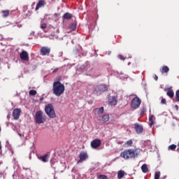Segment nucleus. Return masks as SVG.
<instances>
[{"label": "nucleus", "instance_id": "nucleus-1", "mask_svg": "<svg viewBox=\"0 0 179 179\" xmlns=\"http://www.w3.org/2000/svg\"><path fill=\"white\" fill-rule=\"evenodd\" d=\"M142 150L141 149H129L120 153V157L124 159V160H129V159H135L141 155Z\"/></svg>", "mask_w": 179, "mask_h": 179}, {"label": "nucleus", "instance_id": "nucleus-2", "mask_svg": "<svg viewBox=\"0 0 179 179\" xmlns=\"http://www.w3.org/2000/svg\"><path fill=\"white\" fill-rule=\"evenodd\" d=\"M65 92V85L59 81H54L52 85V93L57 97L62 96V94Z\"/></svg>", "mask_w": 179, "mask_h": 179}, {"label": "nucleus", "instance_id": "nucleus-3", "mask_svg": "<svg viewBox=\"0 0 179 179\" xmlns=\"http://www.w3.org/2000/svg\"><path fill=\"white\" fill-rule=\"evenodd\" d=\"M45 113L49 117V118H55L57 117V114H55V110L54 109V106L52 103H48L45 106Z\"/></svg>", "mask_w": 179, "mask_h": 179}, {"label": "nucleus", "instance_id": "nucleus-4", "mask_svg": "<svg viewBox=\"0 0 179 179\" xmlns=\"http://www.w3.org/2000/svg\"><path fill=\"white\" fill-rule=\"evenodd\" d=\"M45 120H47V117L45 116V114L43 113V111L39 110L36 113L35 122H36V124H44V122H45Z\"/></svg>", "mask_w": 179, "mask_h": 179}, {"label": "nucleus", "instance_id": "nucleus-5", "mask_svg": "<svg viewBox=\"0 0 179 179\" xmlns=\"http://www.w3.org/2000/svg\"><path fill=\"white\" fill-rule=\"evenodd\" d=\"M106 90H107V86L103 84L96 85L94 87V92L95 93H96V94H101L102 93H104V92H106Z\"/></svg>", "mask_w": 179, "mask_h": 179}, {"label": "nucleus", "instance_id": "nucleus-6", "mask_svg": "<svg viewBox=\"0 0 179 179\" xmlns=\"http://www.w3.org/2000/svg\"><path fill=\"white\" fill-rule=\"evenodd\" d=\"M141 103H142V101L141 100V99H139V97L138 96H136L133 99L131 103V106L132 108H134V109L139 108V106H141Z\"/></svg>", "mask_w": 179, "mask_h": 179}, {"label": "nucleus", "instance_id": "nucleus-7", "mask_svg": "<svg viewBox=\"0 0 179 179\" xmlns=\"http://www.w3.org/2000/svg\"><path fill=\"white\" fill-rule=\"evenodd\" d=\"M97 120L98 121H100L101 122H102L103 124L107 122L108 121H110V115H99L97 117Z\"/></svg>", "mask_w": 179, "mask_h": 179}, {"label": "nucleus", "instance_id": "nucleus-8", "mask_svg": "<svg viewBox=\"0 0 179 179\" xmlns=\"http://www.w3.org/2000/svg\"><path fill=\"white\" fill-rule=\"evenodd\" d=\"M101 145V141L100 139H95L91 142V147L92 149H97V148H100Z\"/></svg>", "mask_w": 179, "mask_h": 179}, {"label": "nucleus", "instance_id": "nucleus-9", "mask_svg": "<svg viewBox=\"0 0 179 179\" xmlns=\"http://www.w3.org/2000/svg\"><path fill=\"white\" fill-rule=\"evenodd\" d=\"M20 113H22L20 108H15L13 110V117L14 120H19L20 117Z\"/></svg>", "mask_w": 179, "mask_h": 179}, {"label": "nucleus", "instance_id": "nucleus-10", "mask_svg": "<svg viewBox=\"0 0 179 179\" xmlns=\"http://www.w3.org/2000/svg\"><path fill=\"white\" fill-rule=\"evenodd\" d=\"M20 58L22 61H29V53L25 50H22L20 55Z\"/></svg>", "mask_w": 179, "mask_h": 179}, {"label": "nucleus", "instance_id": "nucleus-11", "mask_svg": "<svg viewBox=\"0 0 179 179\" xmlns=\"http://www.w3.org/2000/svg\"><path fill=\"white\" fill-rule=\"evenodd\" d=\"M79 157L80 159L78 163H82V162H85V160L89 157V155H87V152H83L80 153Z\"/></svg>", "mask_w": 179, "mask_h": 179}, {"label": "nucleus", "instance_id": "nucleus-12", "mask_svg": "<svg viewBox=\"0 0 179 179\" xmlns=\"http://www.w3.org/2000/svg\"><path fill=\"white\" fill-rule=\"evenodd\" d=\"M51 52V49L48 47H42L41 48V54L42 55H50Z\"/></svg>", "mask_w": 179, "mask_h": 179}, {"label": "nucleus", "instance_id": "nucleus-13", "mask_svg": "<svg viewBox=\"0 0 179 179\" xmlns=\"http://www.w3.org/2000/svg\"><path fill=\"white\" fill-rule=\"evenodd\" d=\"M134 129L137 134H142L143 132V126L138 123L134 124Z\"/></svg>", "mask_w": 179, "mask_h": 179}, {"label": "nucleus", "instance_id": "nucleus-14", "mask_svg": "<svg viewBox=\"0 0 179 179\" xmlns=\"http://www.w3.org/2000/svg\"><path fill=\"white\" fill-rule=\"evenodd\" d=\"M108 104L110 106H115L117 105V97L115 96H109L108 99Z\"/></svg>", "mask_w": 179, "mask_h": 179}, {"label": "nucleus", "instance_id": "nucleus-15", "mask_svg": "<svg viewBox=\"0 0 179 179\" xmlns=\"http://www.w3.org/2000/svg\"><path fill=\"white\" fill-rule=\"evenodd\" d=\"M49 157H50V152H47L43 156L38 157V159L41 160V162H43V163H47V162H48Z\"/></svg>", "mask_w": 179, "mask_h": 179}, {"label": "nucleus", "instance_id": "nucleus-16", "mask_svg": "<svg viewBox=\"0 0 179 179\" xmlns=\"http://www.w3.org/2000/svg\"><path fill=\"white\" fill-rule=\"evenodd\" d=\"M94 114H97L98 115L100 114H103L104 113V107L96 108L94 110Z\"/></svg>", "mask_w": 179, "mask_h": 179}, {"label": "nucleus", "instance_id": "nucleus-17", "mask_svg": "<svg viewBox=\"0 0 179 179\" xmlns=\"http://www.w3.org/2000/svg\"><path fill=\"white\" fill-rule=\"evenodd\" d=\"M45 2L44 0H39L38 2L36 4L35 10H38L41 6H44Z\"/></svg>", "mask_w": 179, "mask_h": 179}, {"label": "nucleus", "instance_id": "nucleus-18", "mask_svg": "<svg viewBox=\"0 0 179 179\" xmlns=\"http://www.w3.org/2000/svg\"><path fill=\"white\" fill-rule=\"evenodd\" d=\"M168 92H166V95L170 97V99H173L174 97V91L171 88L167 89Z\"/></svg>", "mask_w": 179, "mask_h": 179}, {"label": "nucleus", "instance_id": "nucleus-19", "mask_svg": "<svg viewBox=\"0 0 179 179\" xmlns=\"http://www.w3.org/2000/svg\"><path fill=\"white\" fill-rule=\"evenodd\" d=\"M72 17H73L72 14H71L69 13H66L63 15L62 19L66 20H71V19H72Z\"/></svg>", "mask_w": 179, "mask_h": 179}, {"label": "nucleus", "instance_id": "nucleus-20", "mask_svg": "<svg viewBox=\"0 0 179 179\" xmlns=\"http://www.w3.org/2000/svg\"><path fill=\"white\" fill-rule=\"evenodd\" d=\"M170 71V69L167 66H162V69L160 70L162 73H167Z\"/></svg>", "mask_w": 179, "mask_h": 179}, {"label": "nucleus", "instance_id": "nucleus-21", "mask_svg": "<svg viewBox=\"0 0 179 179\" xmlns=\"http://www.w3.org/2000/svg\"><path fill=\"white\" fill-rule=\"evenodd\" d=\"M124 176H125V171L120 170L118 171L117 173V178L118 179H121L122 178V177H124Z\"/></svg>", "mask_w": 179, "mask_h": 179}, {"label": "nucleus", "instance_id": "nucleus-22", "mask_svg": "<svg viewBox=\"0 0 179 179\" xmlns=\"http://www.w3.org/2000/svg\"><path fill=\"white\" fill-rule=\"evenodd\" d=\"M141 170L143 173H148V171H149V169H148V165H146V164H143L141 166Z\"/></svg>", "mask_w": 179, "mask_h": 179}, {"label": "nucleus", "instance_id": "nucleus-23", "mask_svg": "<svg viewBox=\"0 0 179 179\" xmlns=\"http://www.w3.org/2000/svg\"><path fill=\"white\" fill-rule=\"evenodd\" d=\"M3 17H8L9 16V10H2Z\"/></svg>", "mask_w": 179, "mask_h": 179}, {"label": "nucleus", "instance_id": "nucleus-24", "mask_svg": "<svg viewBox=\"0 0 179 179\" xmlns=\"http://www.w3.org/2000/svg\"><path fill=\"white\" fill-rule=\"evenodd\" d=\"M69 29L71 31H75L76 30V24L75 23L71 24Z\"/></svg>", "mask_w": 179, "mask_h": 179}, {"label": "nucleus", "instance_id": "nucleus-25", "mask_svg": "<svg viewBox=\"0 0 179 179\" xmlns=\"http://www.w3.org/2000/svg\"><path fill=\"white\" fill-rule=\"evenodd\" d=\"M145 111H146V108L143 107V108H141V110H140L141 117H143V115H145Z\"/></svg>", "mask_w": 179, "mask_h": 179}, {"label": "nucleus", "instance_id": "nucleus-26", "mask_svg": "<svg viewBox=\"0 0 179 179\" xmlns=\"http://www.w3.org/2000/svg\"><path fill=\"white\" fill-rule=\"evenodd\" d=\"M176 148L177 145H176L175 144H172L168 147L169 150H176Z\"/></svg>", "mask_w": 179, "mask_h": 179}, {"label": "nucleus", "instance_id": "nucleus-27", "mask_svg": "<svg viewBox=\"0 0 179 179\" xmlns=\"http://www.w3.org/2000/svg\"><path fill=\"white\" fill-rule=\"evenodd\" d=\"M29 94L30 96H36V94H37V91L36 90H31L29 92Z\"/></svg>", "mask_w": 179, "mask_h": 179}, {"label": "nucleus", "instance_id": "nucleus-28", "mask_svg": "<svg viewBox=\"0 0 179 179\" xmlns=\"http://www.w3.org/2000/svg\"><path fill=\"white\" fill-rule=\"evenodd\" d=\"M155 179H160V171H156L155 172Z\"/></svg>", "mask_w": 179, "mask_h": 179}, {"label": "nucleus", "instance_id": "nucleus-29", "mask_svg": "<svg viewBox=\"0 0 179 179\" xmlns=\"http://www.w3.org/2000/svg\"><path fill=\"white\" fill-rule=\"evenodd\" d=\"M132 140H129L128 141L126 142L125 145H127L128 146H132Z\"/></svg>", "mask_w": 179, "mask_h": 179}, {"label": "nucleus", "instance_id": "nucleus-30", "mask_svg": "<svg viewBox=\"0 0 179 179\" xmlns=\"http://www.w3.org/2000/svg\"><path fill=\"white\" fill-rule=\"evenodd\" d=\"M176 100L178 101H179V90L176 91Z\"/></svg>", "mask_w": 179, "mask_h": 179}, {"label": "nucleus", "instance_id": "nucleus-31", "mask_svg": "<svg viewBox=\"0 0 179 179\" xmlns=\"http://www.w3.org/2000/svg\"><path fill=\"white\" fill-rule=\"evenodd\" d=\"M99 178H101V179H109L108 177H107V176H106V175H100L99 176Z\"/></svg>", "mask_w": 179, "mask_h": 179}, {"label": "nucleus", "instance_id": "nucleus-32", "mask_svg": "<svg viewBox=\"0 0 179 179\" xmlns=\"http://www.w3.org/2000/svg\"><path fill=\"white\" fill-rule=\"evenodd\" d=\"M41 29H47V24L44 23L41 25Z\"/></svg>", "mask_w": 179, "mask_h": 179}, {"label": "nucleus", "instance_id": "nucleus-33", "mask_svg": "<svg viewBox=\"0 0 179 179\" xmlns=\"http://www.w3.org/2000/svg\"><path fill=\"white\" fill-rule=\"evenodd\" d=\"M166 99L162 98V101H161V104H166Z\"/></svg>", "mask_w": 179, "mask_h": 179}, {"label": "nucleus", "instance_id": "nucleus-34", "mask_svg": "<svg viewBox=\"0 0 179 179\" xmlns=\"http://www.w3.org/2000/svg\"><path fill=\"white\" fill-rule=\"evenodd\" d=\"M118 58H119L120 59L123 60V61H124V59H125V58H124V56H122V55H120L118 56Z\"/></svg>", "mask_w": 179, "mask_h": 179}, {"label": "nucleus", "instance_id": "nucleus-35", "mask_svg": "<svg viewBox=\"0 0 179 179\" xmlns=\"http://www.w3.org/2000/svg\"><path fill=\"white\" fill-rule=\"evenodd\" d=\"M59 15H60L59 13H55L54 17H59Z\"/></svg>", "mask_w": 179, "mask_h": 179}, {"label": "nucleus", "instance_id": "nucleus-36", "mask_svg": "<svg viewBox=\"0 0 179 179\" xmlns=\"http://www.w3.org/2000/svg\"><path fill=\"white\" fill-rule=\"evenodd\" d=\"M149 121H150V122L153 121V115H152L149 117Z\"/></svg>", "mask_w": 179, "mask_h": 179}, {"label": "nucleus", "instance_id": "nucleus-37", "mask_svg": "<svg viewBox=\"0 0 179 179\" xmlns=\"http://www.w3.org/2000/svg\"><path fill=\"white\" fill-rule=\"evenodd\" d=\"M154 79H155V80H157L159 79V77H157V76L155 75Z\"/></svg>", "mask_w": 179, "mask_h": 179}, {"label": "nucleus", "instance_id": "nucleus-38", "mask_svg": "<svg viewBox=\"0 0 179 179\" xmlns=\"http://www.w3.org/2000/svg\"><path fill=\"white\" fill-rule=\"evenodd\" d=\"M153 125V121H151L150 123V126L152 127Z\"/></svg>", "mask_w": 179, "mask_h": 179}, {"label": "nucleus", "instance_id": "nucleus-39", "mask_svg": "<svg viewBox=\"0 0 179 179\" xmlns=\"http://www.w3.org/2000/svg\"><path fill=\"white\" fill-rule=\"evenodd\" d=\"M43 100H44V98H41L40 99V101H43Z\"/></svg>", "mask_w": 179, "mask_h": 179}, {"label": "nucleus", "instance_id": "nucleus-40", "mask_svg": "<svg viewBox=\"0 0 179 179\" xmlns=\"http://www.w3.org/2000/svg\"><path fill=\"white\" fill-rule=\"evenodd\" d=\"M58 71V69H55L53 72H57Z\"/></svg>", "mask_w": 179, "mask_h": 179}, {"label": "nucleus", "instance_id": "nucleus-41", "mask_svg": "<svg viewBox=\"0 0 179 179\" xmlns=\"http://www.w3.org/2000/svg\"><path fill=\"white\" fill-rule=\"evenodd\" d=\"M2 149V146H1V142H0V150Z\"/></svg>", "mask_w": 179, "mask_h": 179}, {"label": "nucleus", "instance_id": "nucleus-42", "mask_svg": "<svg viewBox=\"0 0 179 179\" xmlns=\"http://www.w3.org/2000/svg\"><path fill=\"white\" fill-rule=\"evenodd\" d=\"M176 107L177 108H178V106L176 105Z\"/></svg>", "mask_w": 179, "mask_h": 179}, {"label": "nucleus", "instance_id": "nucleus-43", "mask_svg": "<svg viewBox=\"0 0 179 179\" xmlns=\"http://www.w3.org/2000/svg\"><path fill=\"white\" fill-rule=\"evenodd\" d=\"M18 135H19L20 136H22V134H18Z\"/></svg>", "mask_w": 179, "mask_h": 179}, {"label": "nucleus", "instance_id": "nucleus-44", "mask_svg": "<svg viewBox=\"0 0 179 179\" xmlns=\"http://www.w3.org/2000/svg\"><path fill=\"white\" fill-rule=\"evenodd\" d=\"M0 132H1V127H0Z\"/></svg>", "mask_w": 179, "mask_h": 179}]
</instances>
